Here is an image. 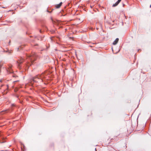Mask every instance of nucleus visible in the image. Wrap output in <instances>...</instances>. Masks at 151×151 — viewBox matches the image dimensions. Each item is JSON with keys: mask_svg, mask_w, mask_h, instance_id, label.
<instances>
[{"mask_svg": "<svg viewBox=\"0 0 151 151\" xmlns=\"http://www.w3.org/2000/svg\"><path fill=\"white\" fill-rule=\"evenodd\" d=\"M37 58L38 55L35 53H33L31 55L25 54L23 57H21L17 62L18 68H21L22 67H26L28 69Z\"/></svg>", "mask_w": 151, "mask_h": 151, "instance_id": "nucleus-1", "label": "nucleus"}, {"mask_svg": "<svg viewBox=\"0 0 151 151\" xmlns=\"http://www.w3.org/2000/svg\"><path fill=\"white\" fill-rule=\"evenodd\" d=\"M46 78L44 74H42L41 75H37L32 78L30 80V84L32 85L33 82L37 83L40 81H44V79Z\"/></svg>", "mask_w": 151, "mask_h": 151, "instance_id": "nucleus-2", "label": "nucleus"}, {"mask_svg": "<svg viewBox=\"0 0 151 151\" xmlns=\"http://www.w3.org/2000/svg\"><path fill=\"white\" fill-rule=\"evenodd\" d=\"M5 142L4 137H3L2 134L0 132V143H3Z\"/></svg>", "mask_w": 151, "mask_h": 151, "instance_id": "nucleus-3", "label": "nucleus"}, {"mask_svg": "<svg viewBox=\"0 0 151 151\" xmlns=\"http://www.w3.org/2000/svg\"><path fill=\"white\" fill-rule=\"evenodd\" d=\"M62 2H60L59 4L55 5V7L56 9H58L60 7L62 4Z\"/></svg>", "mask_w": 151, "mask_h": 151, "instance_id": "nucleus-4", "label": "nucleus"}, {"mask_svg": "<svg viewBox=\"0 0 151 151\" xmlns=\"http://www.w3.org/2000/svg\"><path fill=\"white\" fill-rule=\"evenodd\" d=\"M119 38H116L115 40L114 41V42L113 43V45H116L117 43H118V41H119Z\"/></svg>", "mask_w": 151, "mask_h": 151, "instance_id": "nucleus-5", "label": "nucleus"}, {"mask_svg": "<svg viewBox=\"0 0 151 151\" xmlns=\"http://www.w3.org/2000/svg\"><path fill=\"white\" fill-rule=\"evenodd\" d=\"M121 1H117L114 4H113L112 6L113 7H114L117 6L119 3Z\"/></svg>", "mask_w": 151, "mask_h": 151, "instance_id": "nucleus-6", "label": "nucleus"}, {"mask_svg": "<svg viewBox=\"0 0 151 151\" xmlns=\"http://www.w3.org/2000/svg\"><path fill=\"white\" fill-rule=\"evenodd\" d=\"M12 110H13V109H12L11 111L9 109H8L5 110L4 111H2V112H4V114L6 113H8L9 112H10L11 111H12Z\"/></svg>", "mask_w": 151, "mask_h": 151, "instance_id": "nucleus-7", "label": "nucleus"}, {"mask_svg": "<svg viewBox=\"0 0 151 151\" xmlns=\"http://www.w3.org/2000/svg\"><path fill=\"white\" fill-rule=\"evenodd\" d=\"M7 71L9 73H12L13 72L12 70L11 69H9V70H7Z\"/></svg>", "mask_w": 151, "mask_h": 151, "instance_id": "nucleus-8", "label": "nucleus"}, {"mask_svg": "<svg viewBox=\"0 0 151 151\" xmlns=\"http://www.w3.org/2000/svg\"><path fill=\"white\" fill-rule=\"evenodd\" d=\"M23 46L22 45V46H21L19 47H18V48H17V51H19V49H22V48L23 47Z\"/></svg>", "mask_w": 151, "mask_h": 151, "instance_id": "nucleus-9", "label": "nucleus"}, {"mask_svg": "<svg viewBox=\"0 0 151 151\" xmlns=\"http://www.w3.org/2000/svg\"><path fill=\"white\" fill-rule=\"evenodd\" d=\"M16 97L17 98H18L19 99V100H20V99H19V96H18V95H16ZM19 102H20V103H22V101H21L20 100H19Z\"/></svg>", "mask_w": 151, "mask_h": 151, "instance_id": "nucleus-10", "label": "nucleus"}, {"mask_svg": "<svg viewBox=\"0 0 151 151\" xmlns=\"http://www.w3.org/2000/svg\"><path fill=\"white\" fill-rule=\"evenodd\" d=\"M46 11H47V12H49V13H51L52 12V11H49L47 9Z\"/></svg>", "mask_w": 151, "mask_h": 151, "instance_id": "nucleus-11", "label": "nucleus"}, {"mask_svg": "<svg viewBox=\"0 0 151 151\" xmlns=\"http://www.w3.org/2000/svg\"><path fill=\"white\" fill-rule=\"evenodd\" d=\"M15 106V105L14 104H13L12 105V107H14Z\"/></svg>", "mask_w": 151, "mask_h": 151, "instance_id": "nucleus-12", "label": "nucleus"}, {"mask_svg": "<svg viewBox=\"0 0 151 151\" xmlns=\"http://www.w3.org/2000/svg\"><path fill=\"white\" fill-rule=\"evenodd\" d=\"M40 33H42V31L41 30H40Z\"/></svg>", "mask_w": 151, "mask_h": 151, "instance_id": "nucleus-13", "label": "nucleus"}, {"mask_svg": "<svg viewBox=\"0 0 151 151\" xmlns=\"http://www.w3.org/2000/svg\"><path fill=\"white\" fill-rule=\"evenodd\" d=\"M13 76L14 77H16V75H13Z\"/></svg>", "mask_w": 151, "mask_h": 151, "instance_id": "nucleus-14", "label": "nucleus"}, {"mask_svg": "<svg viewBox=\"0 0 151 151\" xmlns=\"http://www.w3.org/2000/svg\"><path fill=\"white\" fill-rule=\"evenodd\" d=\"M17 81H14V83H15V82H17Z\"/></svg>", "mask_w": 151, "mask_h": 151, "instance_id": "nucleus-15", "label": "nucleus"}, {"mask_svg": "<svg viewBox=\"0 0 151 151\" xmlns=\"http://www.w3.org/2000/svg\"><path fill=\"white\" fill-rule=\"evenodd\" d=\"M7 92H6V93H4V94L7 93Z\"/></svg>", "mask_w": 151, "mask_h": 151, "instance_id": "nucleus-16", "label": "nucleus"}, {"mask_svg": "<svg viewBox=\"0 0 151 151\" xmlns=\"http://www.w3.org/2000/svg\"><path fill=\"white\" fill-rule=\"evenodd\" d=\"M95 151H96V148L95 149Z\"/></svg>", "mask_w": 151, "mask_h": 151, "instance_id": "nucleus-17", "label": "nucleus"}, {"mask_svg": "<svg viewBox=\"0 0 151 151\" xmlns=\"http://www.w3.org/2000/svg\"><path fill=\"white\" fill-rule=\"evenodd\" d=\"M150 8H151V4L150 5Z\"/></svg>", "mask_w": 151, "mask_h": 151, "instance_id": "nucleus-18", "label": "nucleus"}, {"mask_svg": "<svg viewBox=\"0 0 151 151\" xmlns=\"http://www.w3.org/2000/svg\"><path fill=\"white\" fill-rule=\"evenodd\" d=\"M124 5H125L124 4H123V6H124Z\"/></svg>", "mask_w": 151, "mask_h": 151, "instance_id": "nucleus-19", "label": "nucleus"}, {"mask_svg": "<svg viewBox=\"0 0 151 151\" xmlns=\"http://www.w3.org/2000/svg\"><path fill=\"white\" fill-rule=\"evenodd\" d=\"M0 82H1V80H0Z\"/></svg>", "mask_w": 151, "mask_h": 151, "instance_id": "nucleus-20", "label": "nucleus"}, {"mask_svg": "<svg viewBox=\"0 0 151 151\" xmlns=\"http://www.w3.org/2000/svg\"><path fill=\"white\" fill-rule=\"evenodd\" d=\"M1 3L0 2V5H1Z\"/></svg>", "mask_w": 151, "mask_h": 151, "instance_id": "nucleus-21", "label": "nucleus"}, {"mask_svg": "<svg viewBox=\"0 0 151 151\" xmlns=\"http://www.w3.org/2000/svg\"><path fill=\"white\" fill-rule=\"evenodd\" d=\"M0 89H1V88H0Z\"/></svg>", "mask_w": 151, "mask_h": 151, "instance_id": "nucleus-22", "label": "nucleus"}]
</instances>
